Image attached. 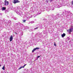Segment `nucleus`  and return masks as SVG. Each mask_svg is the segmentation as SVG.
<instances>
[{
    "label": "nucleus",
    "mask_w": 73,
    "mask_h": 73,
    "mask_svg": "<svg viewBox=\"0 0 73 73\" xmlns=\"http://www.w3.org/2000/svg\"><path fill=\"white\" fill-rule=\"evenodd\" d=\"M9 40L10 41H12V40H13V36H12V35L11 36Z\"/></svg>",
    "instance_id": "1a4fd4ad"
},
{
    "label": "nucleus",
    "mask_w": 73,
    "mask_h": 73,
    "mask_svg": "<svg viewBox=\"0 0 73 73\" xmlns=\"http://www.w3.org/2000/svg\"><path fill=\"white\" fill-rule=\"evenodd\" d=\"M70 39L69 38V37H67V40H69Z\"/></svg>",
    "instance_id": "5701e85b"
},
{
    "label": "nucleus",
    "mask_w": 73,
    "mask_h": 73,
    "mask_svg": "<svg viewBox=\"0 0 73 73\" xmlns=\"http://www.w3.org/2000/svg\"><path fill=\"white\" fill-rule=\"evenodd\" d=\"M17 3H20V1L18 0H14L13 3L14 4H16Z\"/></svg>",
    "instance_id": "423d86ee"
},
{
    "label": "nucleus",
    "mask_w": 73,
    "mask_h": 73,
    "mask_svg": "<svg viewBox=\"0 0 73 73\" xmlns=\"http://www.w3.org/2000/svg\"><path fill=\"white\" fill-rule=\"evenodd\" d=\"M34 12V11H32V12Z\"/></svg>",
    "instance_id": "72a5a7b5"
},
{
    "label": "nucleus",
    "mask_w": 73,
    "mask_h": 73,
    "mask_svg": "<svg viewBox=\"0 0 73 73\" xmlns=\"http://www.w3.org/2000/svg\"><path fill=\"white\" fill-rule=\"evenodd\" d=\"M73 31V26H71V28L69 29V30H67V31L69 33H70L71 32H72Z\"/></svg>",
    "instance_id": "7ed1b4c3"
},
{
    "label": "nucleus",
    "mask_w": 73,
    "mask_h": 73,
    "mask_svg": "<svg viewBox=\"0 0 73 73\" xmlns=\"http://www.w3.org/2000/svg\"><path fill=\"white\" fill-rule=\"evenodd\" d=\"M37 28H38V27H36V28H35L34 29H37Z\"/></svg>",
    "instance_id": "393cba45"
},
{
    "label": "nucleus",
    "mask_w": 73,
    "mask_h": 73,
    "mask_svg": "<svg viewBox=\"0 0 73 73\" xmlns=\"http://www.w3.org/2000/svg\"><path fill=\"white\" fill-rule=\"evenodd\" d=\"M40 49V48H38V47L36 48H34L33 49V50H32V52H35V50H37V49Z\"/></svg>",
    "instance_id": "6e6552de"
},
{
    "label": "nucleus",
    "mask_w": 73,
    "mask_h": 73,
    "mask_svg": "<svg viewBox=\"0 0 73 73\" xmlns=\"http://www.w3.org/2000/svg\"><path fill=\"white\" fill-rule=\"evenodd\" d=\"M72 5H73V1H72Z\"/></svg>",
    "instance_id": "b1692460"
},
{
    "label": "nucleus",
    "mask_w": 73,
    "mask_h": 73,
    "mask_svg": "<svg viewBox=\"0 0 73 73\" xmlns=\"http://www.w3.org/2000/svg\"><path fill=\"white\" fill-rule=\"evenodd\" d=\"M40 57V56H38L37 57H38V58H39V57Z\"/></svg>",
    "instance_id": "7c9ffc66"
},
{
    "label": "nucleus",
    "mask_w": 73,
    "mask_h": 73,
    "mask_svg": "<svg viewBox=\"0 0 73 73\" xmlns=\"http://www.w3.org/2000/svg\"><path fill=\"white\" fill-rule=\"evenodd\" d=\"M41 10H40L38 11V15H39V14H41Z\"/></svg>",
    "instance_id": "4468645a"
},
{
    "label": "nucleus",
    "mask_w": 73,
    "mask_h": 73,
    "mask_svg": "<svg viewBox=\"0 0 73 73\" xmlns=\"http://www.w3.org/2000/svg\"><path fill=\"white\" fill-rule=\"evenodd\" d=\"M31 18V17L30 16H27V17L26 18V19L28 20H29V19H30Z\"/></svg>",
    "instance_id": "9b49d317"
},
{
    "label": "nucleus",
    "mask_w": 73,
    "mask_h": 73,
    "mask_svg": "<svg viewBox=\"0 0 73 73\" xmlns=\"http://www.w3.org/2000/svg\"><path fill=\"white\" fill-rule=\"evenodd\" d=\"M35 16H34V17H35Z\"/></svg>",
    "instance_id": "c9c22d12"
},
{
    "label": "nucleus",
    "mask_w": 73,
    "mask_h": 73,
    "mask_svg": "<svg viewBox=\"0 0 73 73\" xmlns=\"http://www.w3.org/2000/svg\"><path fill=\"white\" fill-rule=\"evenodd\" d=\"M59 16H60V15H56V16L54 17V18L55 19H58V18L59 17Z\"/></svg>",
    "instance_id": "9d476101"
},
{
    "label": "nucleus",
    "mask_w": 73,
    "mask_h": 73,
    "mask_svg": "<svg viewBox=\"0 0 73 73\" xmlns=\"http://www.w3.org/2000/svg\"><path fill=\"white\" fill-rule=\"evenodd\" d=\"M27 14H28V13H25V15H27Z\"/></svg>",
    "instance_id": "bb28decb"
},
{
    "label": "nucleus",
    "mask_w": 73,
    "mask_h": 73,
    "mask_svg": "<svg viewBox=\"0 0 73 73\" xmlns=\"http://www.w3.org/2000/svg\"><path fill=\"white\" fill-rule=\"evenodd\" d=\"M54 45L55 46H56V44L55 43L54 44Z\"/></svg>",
    "instance_id": "2f4dec72"
},
{
    "label": "nucleus",
    "mask_w": 73,
    "mask_h": 73,
    "mask_svg": "<svg viewBox=\"0 0 73 73\" xmlns=\"http://www.w3.org/2000/svg\"><path fill=\"white\" fill-rule=\"evenodd\" d=\"M5 9H6V7H2V11H4V10H5Z\"/></svg>",
    "instance_id": "f8f14e48"
},
{
    "label": "nucleus",
    "mask_w": 73,
    "mask_h": 73,
    "mask_svg": "<svg viewBox=\"0 0 73 73\" xmlns=\"http://www.w3.org/2000/svg\"><path fill=\"white\" fill-rule=\"evenodd\" d=\"M2 15H3L2 13H0V16H2Z\"/></svg>",
    "instance_id": "a878e982"
},
{
    "label": "nucleus",
    "mask_w": 73,
    "mask_h": 73,
    "mask_svg": "<svg viewBox=\"0 0 73 73\" xmlns=\"http://www.w3.org/2000/svg\"><path fill=\"white\" fill-rule=\"evenodd\" d=\"M1 65H0V67H1Z\"/></svg>",
    "instance_id": "f704fd0d"
},
{
    "label": "nucleus",
    "mask_w": 73,
    "mask_h": 73,
    "mask_svg": "<svg viewBox=\"0 0 73 73\" xmlns=\"http://www.w3.org/2000/svg\"><path fill=\"white\" fill-rule=\"evenodd\" d=\"M64 3L65 1L64 0H60L59 2L58 3V4H55L54 5V7L55 8H60V7L64 5Z\"/></svg>",
    "instance_id": "f257e3e1"
},
{
    "label": "nucleus",
    "mask_w": 73,
    "mask_h": 73,
    "mask_svg": "<svg viewBox=\"0 0 73 73\" xmlns=\"http://www.w3.org/2000/svg\"><path fill=\"white\" fill-rule=\"evenodd\" d=\"M5 5H8L9 2L8 1H7V0H5Z\"/></svg>",
    "instance_id": "0eeeda50"
},
{
    "label": "nucleus",
    "mask_w": 73,
    "mask_h": 73,
    "mask_svg": "<svg viewBox=\"0 0 73 73\" xmlns=\"http://www.w3.org/2000/svg\"><path fill=\"white\" fill-rule=\"evenodd\" d=\"M20 28L21 29H23L24 28V29H27L28 28V27H26L25 26H23V25L22 24H21L20 25Z\"/></svg>",
    "instance_id": "20e7f679"
},
{
    "label": "nucleus",
    "mask_w": 73,
    "mask_h": 73,
    "mask_svg": "<svg viewBox=\"0 0 73 73\" xmlns=\"http://www.w3.org/2000/svg\"><path fill=\"white\" fill-rule=\"evenodd\" d=\"M23 23H25V22L26 21V20L25 19V20H23Z\"/></svg>",
    "instance_id": "a211bd4d"
},
{
    "label": "nucleus",
    "mask_w": 73,
    "mask_h": 73,
    "mask_svg": "<svg viewBox=\"0 0 73 73\" xmlns=\"http://www.w3.org/2000/svg\"><path fill=\"white\" fill-rule=\"evenodd\" d=\"M18 24H19V23H17L16 24V25H18Z\"/></svg>",
    "instance_id": "c756f323"
},
{
    "label": "nucleus",
    "mask_w": 73,
    "mask_h": 73,
    "mask_svg": "<svg viewBox=\"0 0 73 73\" xmlns=\"http://www.w3.org/2000/svg\"><path fill=\"white\" fill-rule=\"evenodd\" d=\"M65 34L64 33L63 34L61 35L62 36V37H64V36H65Z\"/></svg>",
    "instance_id": "ddd939ff"
},
{
    "label": "nucleus",
    "mask_w": 73,
    "mask_h": 73,
    "mask_svg": "<svg viewBox=\"0 0 73 73\" xmlns=\"http://www.w3.org/2000/svg\"><path fill=\"white\" fill-rule=\"evenodd\" d=\"M16 13L18 15H19L20 16H21V15H22V12L20 11L19 8H18L17 9V10L15 11Z\"/></svg>",
    "instance_id": "f03ea898"
},
{
    "label": "nucleus",
    "mask_w": 73,
    "mask_h": 73,
    "mask_svg": "<svg viewBox=\"0 0 73 73\" xmlns=\"http://www.w3.org/2000/svg\"><path fill=\"white\" fill-rule=\"evenodd\" d=\"M35 22L34 21H31L30 22V23H31V24H33V23H34Z\"/></svg>",
    "instance_id": "dca6fc26"
},
{
    "label": "nucleus",
    "mask_w": 73,
    "mask_h": 73,
    "mask_svg": "<svg viewBox=\"0 0 73 73\" xmlns=\"http://www.w3.org/2000/svg\"><path fill=\"white\" fill-rule=\"evenodd\" d=\"M5 13H7L8 12V11H7V10H5Z\"/></svg>",
    "instance_id": "4be33fe9"
},
{
    "label": "nucleus",
    "mask_w": 73,
    "mask_h": 73,
    "mask_svg": "<svg viewBox=\"0 0 73 73\" xmlns=\"http://www.w3.org/2000/svg\"><path fill=\"white\" fill-rule=\"evenodd\" d=\"M25 66H26V64L24 65V66H24V67H25Z\"/></svg>",
    "instance_id": "cd10ccee"
},
{
    "label": "nucleus",
    "mask_w": 73,
    "mask_h": 73,
    "mask_svg": "<svg viewBox=\"0 0 73 73\" xmlns=\"http://www.w3.org/2000/svg\"><path fill=\"white\" fill-rule=\"evenodd\" d=\"M50 1H53V0H50ZM46 3H48V0H46Z\"/></svg>",
    "instance_id": "aec40b11"
},
{
    "label": "nucleus",
    "mask_w": 73,
    "mask_h": 73,
    "mask_svg": "<svg viewBox=\"0 0 73 73\" xmlns=\"http://www.w3.org/2000/svg\"><path fill=\"white\" fill-rule=\"evenodd\" d=\"M29 31H30V32L31 31H33V30L32 29H29Z\"/></svg>",
    "instance_id": "412c9836"
},
{
    "label": "nucleus",
    "mask_w": 73,
    "mask_h": 73,
    "mask_svg": "<svg viewBox=\"0 0 73 73\" xmlns=\"http://www.w3.org/2000/svg\"><path fill=\"white\" fill-rule=\"evenodd\" d=\"M15 34H16V35H17V33H15Z\"/></svg>",
    "instance_id": "473e14b6"
},
{
    "label": "nucleus",
    "mask_w": 73,
    "mask_h": 73,
    "mask_svg": "<svg viewBox=\"0 0 73 73\" xmlns=\"http://www.w3.org/2000/svg\"><path fill=\"white\" fill-rule=\"evenodd\" d=\"M2 69H3V70H5V66L4 65L3 67L2 68Z\"/></svg>",
    "instance_id": "f3484780"
},
{
    "label": "nucleus",
    "mask_w": 73,
    "mask_h": 73,
    "mask_svg": "<svg viewBox=\"0 0 73 73\" xmlns=\"http://www.w3.org/2000/svg\"><path fill=\"white\" fill-rule=\"evenodd\" d=\"M24 68V67L23 66H21L18 69V70H20V69H21V68Z\"/></svg>",
    "instance_id": "2eb2a0df"
},
{
    "label": "nucleus",
    "mask_w": 73,
    "mask_h": 73,
    "mask_svg": "<svg viewBox=\"0 0 73 73\" xmlns=\"http://www.w3.org/2000/svg\"><path fill=\"white\" fill-rule=\"evenodd\" d=\"M14 20H16V18H14Z\"/></svg>",
    "instance_id": "c85d7f7f"
},
{
    "label": "nucleus",
    "mask_w": 73,
    "mask_h": 73,
    "mask_svg": "<svg viewBox=\"0 0 73 73\" xmlns=\"http://www.w3.org/2000/svg\"><path fill=\"white\" fill-rule=\"evenodd\" d=\"M54 10V8L52 7H50V8H48L46 9V10L47 11H49L50 10Z\"/></svg>",
    "instance_id": "39448f33"
},
{
    "label": "nucleus",
    "mask_w": 73,
    "mask_h": 73,
    "mask_svg": "<svg viewBox=\"0 0 73 73\" xmlns=\"http://www.w3.org/2000/svg\"><path fill=\"white\" fill-rule=\"evenodd\" d=\"M9 24H11L12 23V22H11V21H9Z\"/></svg>",
    "instance_id": "6ab92c4d"
}]
</instances>
